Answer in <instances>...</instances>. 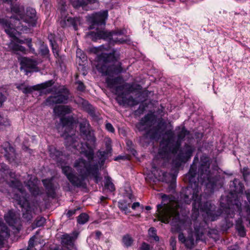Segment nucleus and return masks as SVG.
<instances>
[{
    "instance_id": "nucleus-1",
    "label": "nucleus",
    "mask_w": 250,
    "mask_h": 250,
    "mask_svg": "<svg viewBox=\"0 0 250 250\" xmlns=\"http://www.w3.org/2000/svg\"><path fill=\"white\" fill-rule=\"evenodd\" d=\"M201 161L202 164L199 169L197 178L198 182L195 178L196 167L194 165L191 166L188 173L187 176L192 188L195 187V188L192 196L193 200L192 218L193 219L197 218L199 214V209L205 213L203 214L205 217L211 221L215 220L218 216L224 212L227 214L228 217H233L235 211H239L241 210V204L238 200H235L234 203L229 205L228 208H224V211L222 212L220 210L215 211V206L212 205L210 202H207L203 205L201 204V197L199 195L200 188L198 186V182L203 183L206 181H210L209 159L208 157H203L201 158Z\"/></svg>"
},
{
    "instance_id": "nucleus-2",
    "label": "nucleus",
    "mask_w": 250,
    "mask_h": 250,
    "mask_svg": "<svg viewBox=\"0 0 250 250\" xmlns=\"http://www.w3.org/2000/svg\"><path fill=\"white\" fill-rule=\"evenodd\" d=\"M61 122L65 131L66 146H71L80 153H83L88 160V162H86L83 159H79L75 163L74 167L79 173L80 178L73 174L70 167L66 166L62 167L63 173L66 176L70 182L74 186L80 187L83 185L84 179L92 174L94 171V167L91 162L94 157L93 151L87 144H83L82 143L80 144L74 140L72 135L75 131L77 123L73 117H62L61 119Z\"/></svg>"
},
{
    "instance_id": "nucleus-3",
    "label": "nucleus",
    "mask_w": 250,
    "mask_h": 250,
    "mask_svg": "<svg viewBox=\"0 0 250 250\" xmlns=\"http://www.w3.org/2000/svg\"><path fill=\"white\" fill-rule=\"evenodd\" d=\"M24 7L23 5L15 4L11 6V15L10 17V21L4 19H0V24L4 28L6 33L10 36L14 37L9 45L10 49L15 52L20 51L23 53H26V49L19 43H26L29 48L31 52L34 53L35 49L32 48V40L26 39L24 40L19 39L15 37L16 32L20 33L21 31H26V26L21 25V21L28 24L29 26L36 25L37 17L36 10L32 8H27L26 13L24 14Z\"/></svg>"
},
{
    "instance_id": "nucleus-4",
    "label": "nucleus",
    "mask_w": 250,
    "mask_h": 250,
    "mask_svg": "<svg viewBox=\"0 0 250 250\" xmlns=\"http://www.w3.org/2000/svg\"><path fill=\"white\" fill-rule=\"evenodd\" d=\"M187 134V131L183 128L176 138L173 131L166 132L160 145L158 156L162 159L168 160L172 155H175L181 146V141Z\"/></svg>"
},
{
    "instance_id": "nucleus-5",
    "label": "nucleus",
    "mask_w": 250,
    "mask_h": 250,
    "mask_svg": "<svg viewBox=\"0 0 250 250\" xmlns=\"http://www.w3.org/2000/svg\"><path fill=\"white\" fill-rule=\"evenodd\" d=\"M163 200H169L167 204L157 205V216L158 220L165 223H170L171 225L179 227L182 221L180 220L179 209L180 206L177 202L172 200L166 195L162 196Z\"/></svg>"
},
{
    "instance_id": "nucleus-6",
    "label": "nucleus",
    "mask_w": 250,
    "mask_h": 250,
    "mask_svg": "<svg viewBox=\"0 0 250 250\" xmlns=\"http://www.w3.org/2000/svg\"><path fill=\"white\" fill-rule=\"evenodd\" d=\"M121 80L119 78L114 79L107 78L106 82L108 86L113 88L115 94L117 95V100L120 104L134 106L139 104V101L133 98L132 96H128L127 93L131 92L135 90L141 89L140 85H130L128 83L117 86V84Z\"/></svg>"
},
{
    "instance_id": "nucleus-7",
    "label": "nucleus",
    "mask_w": 250,
    "mask_h": 250,
    "mask_svg": "<svg viewBox=\"0 0 250 250\" xmlns=\"http://www.w3.org/2000/svg\"><path fill=\"white\" fill-rule=\"evenodd\" d=\"M9 176L11 179L7 181V183L11 187L15 188V194L13 198L17 201L21 208L25 209L26 211L28 213L30 211L29 204L26 198V194L22 188L21 183L14 177L15 173L10 172Z\"/></svg>"
},
{
    "instance_id": "nucleus-8",
    "label": "nucleus",
    "mask_w": 250,
    "mask_h": 250,
    "mask_svg": "<svg viewBox=\"0 0 250 250\" xmlns=\"http://www.w3.org/2000/svg\"><path fill=\"white\" fill-rule=\"evenodd\" d=\"M154 123L153 117L151 115H147L136 125V127L140 131H146V137L156 139L160 136L161 131L159 128L152 126Z\"/></svg>"
},
{
    "instance_id": "nucleus-9",
    "label": "nucleus",
    "mask_w": 250,
    "mask_h": 250,
    "mask_svg": "<svg viewBox=\"0 0 250 250\" xmlns=\"http://www.w3.org/2000/svg\"><path fill=\"white\" fill-rule=\"evenodd\" d=\"M50 92H55V95L51 96L46 99L45 104L47 105L65 103L68 99V90L64 87H61L59 89L53 87L51 89Z\"/></svg>"
},
{
    "instance_id": "nucleus-10",
    "label": "nucleus",
    "mask_w": 250,
    "mask_h": 250,
    "mask_svg": "<svg viewBox=\"0 0 250 250\" xmlns=\"http://www.w3.org/2000/svg\"><path fill=\"white\" fill-rule=\"evenodd\" d=\"M194 150L193 148L189 146H186L182 149L178 150L175 155H172L170 157H175V159L173 160V164L176 167H179L182 162L187 161L191 156ZM170 159L169 158L168 159Z\"/></svg>"
},
{
    "instance_id": "nucleus-11",
    "label": "nucleus",
    "mask_w": 250,
    "mask_h": 250,
    "mask_svg": "<svg viewBox=\"0 0 250 250\" xmlns=\"http://www.w3.org/2000/svg\"><path fill=\"white\" fill-rule=\"evenodd\" d=\"M19 60L20 62L21 68L24 69L26 74L33 71H39L37 67L38 62L36 60L25 57H21Z\"/></svg>"
},
{
    "instance_id": "nucleus-12",
    "label": "nucleus",
    "mask_w": 250,
    "mask_h": 250,
    "mask_svg": "<svg viewBox=\"0 0 250 250\" xmlns=\"http://www.w3.org/2000/svg\"><path fill=\"white\" fill-rule=\"evenodd\" d=\"M53 83L54 82L50 80L32 87L26 86L24 83H22L17 85V88L21 90L23 93L28 94L31 93L33 90H40L51 87Z\"/></svg>"
},
{
    "instance_id": "nucleus-13",
    "label": "nucleus",
    "mask_w": 250,
    "mask_h": 250,
    "mask_svg": "<svg viewBox=\"0 0 250 250\" xmlns=\"http://www.w3.org/2000/svg\"><path fill=\"white\" fill-rule=\"evenodd\" d=\"M6 222L9 226H12L15 229L16 232H19L21 229V221L19 214H16L12 210H9L4 215Z\"/></svg>"
},
{
    "instance_id": "nucleus-14",
    "label": "nucleus",
    "mask_w": 250,
    "mask_h": 250,
    "mask_svg": "<svg viewBox=\"0 0 250 250\" xmlns=\"http://www.w3.org/2000/svg\"><path fill=\"white\" fill-rule=\"evenodd\" d=\"M6 159L10 163L14 162L16 158L15 149L7 142H4L0 149Z\"/></svg>"
},
{
    "instance_id": "nucleus-15",
    "label": "nucleus",
    "mask_w": 250,
    "mask_h": 250,
    "mask_svg": "<svg viewBox=\"0 0 250 250\" xmlns=\"http://www.w3.org/2000/svg\"><path fill=\"white\" fill-rule=\"evenodd\" d=\"M111 141L109 138H106L105 140V143L106 145V150L104 151H99L97 153L96 161H98V163L100 167L103 166L105 160L111 153Z\"/></svg>"
},
{
    "instance_id": "nucleus-16",
    "label": "nucleus",
    "mask_w": 250,
    "mask_h": 250,
    "mask_svg": "<svg viewBox=\"0 0 250 250\" xmlns=\"http://www.w3.org/2000/svg\"><path fill=\"white\" fill-rule=\"evenodd\" d=\"M178 240L184 244L186 248L191 249L194 247V240L192 233L189 234L188 237H186L183 233H180L178 235Z\"/></svg>"
},
{
    "instance_id": "nucleus-17",
    "label": "nucleus",
    "mask_w": 250,
    "mask_h": 250,
    "mask_svg": "<svg viewBox=\"0 0 250 250\" xmlns=\"http://www.w3.org/2000/svg\"><path fill=\"white\" fill-rule=\"evenodd\" d=\"M108 16L107 10H104L95 14V26L96 24H100L101 26H104L105 21Z\"/></svg>"
},
{
    "instance_id": "nucleus-18",
    "label": "nucleus",
    "mask_w": 250,
    "mask_h": 250,
    "mask_svg": "<svg viewBox=\"0 0 250 250\" xmlns=\"http://www.w3.org/2000/svg\"><path fill=\"white\" fill-rule=\"evenodd\" d=\"M9 232L3 223L0 222V247H2L6 238L9 237Z\"/></svg>"
},
{
    "instance_id": "nucleus-19",
    "label": "nucleus",
    "mask_w": 250,
    "mask_h": 250,
    "mask_svg": "<svg viewBox=\"0 0 250 250\" xmlns=\"http://www.w3.org/2000/svg\"><path fill=\"white\" fill-rule=\"evenodd\" d=\"M71 111V108L67 105H57L54 108V112L58 116L65 115Z\"/></svg>"
},
{
    "instance_id": "nucleus-20",
    "label": "nucleus",
    "mask_w": 250,
    "mask_h": 250,
    "mask_svg": "<svg viewBox=\"0 0 250 250\" xmlns=\"http://www.w3.org/2000/svg\"><path fill=\"white\" fill-rule=\"evenodd\" d=\"M114 34H122L121 32L115 33H110L107 32L102 29V28L99 30L97 29L96 32H95V39H106L107 38H110V37H113Z\"/></svg>"
},
{
    "instance_id": "nucleus-21",
    "label": "nucleus",
    "mask_w": 250,
    "mask_h": 250,
    "mask_svg": "<svg viewBox=\"0 0 250 250\" xmlns=\"http://www.w3.org/2000/svg\"><path fill=\"white\" fill-rule=\"evenodd\" d=\"M80 126L82 135H84L86 139H88L90 134L89 124L86 121H84L80 124Z\"/></svg>"
},
{
    "instance_id": "nucleus-22",
    "label": "nucleus",
    "mask_w": 250,
    "mask_h": 250,
    "mask_svg": "<svg viewBox=\"0 0 250 250\" xmlns=\"http://www.w3.org/2000/svg\"><path fill=\"white\" fill-rule=\"evenodd\" d=\"M102 166H103L100 167L98 161L96 164H95V183L98 184L100 187L103 186V178L101 176V174L97 171V169H99V168L101 169Z\"/></svg>"
},
{
    "instance_id": "nucleus-23",
    "label": "nucleus",
    "mask_w": 250,
    "mask_h": 250,
    "mask_svg": "<svg viewBox=\"0 0 250 250\" xmlns=\"http://www.w3.org/2000/svg\"><path fill=\"white\" fill-rule=\"evenodd\" d=\"M53 178L46 179L42 180L43 185L47 189L49 193H53L54 191V186L53 183Z\"/></svg>"
},
{
    "instance_id": "nucleus-24",
    "label": "nucleus",
    "mask_w": 250,
    "mask_h": 250,
    "mask_svg": "<svg viewBox=\"0 0 250 250\" xmlns=\"http://www.w3.org/2000/svg\"><path fill=\"white\" fill-rule=\"evenodd\" d=\"M105 182L104 184V190L112 192L115 190V188L114 185L111 181L110 177L107 176L105 177Z\"/></svg>"
},
{
    "instance_id": "nucleus-25",
    "label": "nucleus",
    "mask_w": 250,
    "mask_h": 250,
    "mask_svg": "<svg viewBox=\"0 0 250 250\" xmlns=\"http://www.w3.org/2000/svg\"><path fill=\"white\" fill-rule=\"evenodd\" d=\"M10 125V122L7 117L0 114V130L3 129Z\"/></svg>"
},
{
    "instance_id": "nucleus-26",
    "label": "nucleus",
    "mask_w": 250,
    "mask_h": 250,
    "mask_svg": "<svg viewBox=\"0 0 250 250\" xmlns=\"http://www.w3.org/2000/svg\"><path fill=\"white\" fill-rule=\"evenodd\" d=\"M122 242L125 247H130L133 242V239L128 234H126L123 237Z\"/></svg>"
},
{
    "instance_id": "nucleus-27",
    "label": "nucleus",
    "mask_w": 250,
    "mask_h": 250,
    "mask_svg": "<svg viewBox=\"0 0 250 250\" xmlns=\"http://www.w3.org/2000/svg\"><path fill=\"white\" fill-rule=\"evenodd\" d=\"M236 229L241 236L243 237L245 235L246 233L245 231V228L242 224V221L241 220H238L236 222Z\"/></svg>"
},
{
    "instance_id": "nucleus-28",
    "label": "nucleus",
    "mask_w": 250,
    "mask_h": 250,
    "mask_svg": "<svg viewBox=\"0 0 250 250\" xmlns=\"http://www.w3.org/2000/svg\"><path fill=\"white\" fill-rule=\"evenodd\" d=\"M90 0H73L72 4L75 7H78L80 6H83V5L87 4L90 2Z\"/></svg>"
},
{
    "instance_id": "nucleus-29",
    "label": "nucleus",
    "mask_w": 250,
    "mask_h": 250,
    "mask_svg": "<svg viewBox=\"0 0 250 250\" xmlns=\"http://www.w3.org/2000/svg\"><path fill=\"white\" fill-rule=\"evenodd\" d=\"M88 219V216L85 213L80 214L78 217V222L81 224H83L86 223Z\"/></svg>"
},
{
    "instance_id": "nucleus-30",
    "label": "nucleus",
    "mask_w": 250,
    "mask_h": 250,
    "mask_svg": "<svg viewBox=\"0 0 250 250\" xmlns=\"http://www.w3.org/2000/svg\"><path fill=\"white\" fill-rule=\"evenodd\" d=\"M27 188L33 195H37L39 193V188L35 185H33L32 187H31L30 185H28L27 186Z\"/></svg>"
},
{
    "instance_id": "nucleus-31",
    "label": "nucleus",
    "mask_w": 250,
    "mask_h": 250,
    "mask_svg": "<svg viewBox=\"0 0 250 250\" xmlns=\"http://www.w3.org/2000/svg\"><path fill=\"white\" fill-rule=\"evenodd\" d=\"M37 239V236H34L29 240L27 250H31L36 245Z\"/></svg>"
},
{
    "instance_id": "nucleus-32",
    "label": "nucleus",
    "mask_w": 250,
    "mask_h": 250,
    "mask_svg": "<svg viewBox=\"0 0 250 250\" xmlns=\"http://www.w3.org/2000/svg\"><path fill=\"white\" fill-rule=\"evenodd\" d=\"M128 206H129V204L127 205L125 203H123V202H119V208L121 209H122L124 211H125V213L130 212V211H129V209H128Z\"/></svg>"
},
{
    "instance_id": "nucleus-33",
    "label": "nucleus",
    "mask_w": 250,
    "mask_h": 250,
    "mask_svg": "<svg viewBox=\"0 0 250 250\" xmlns=\"http://www.w3.org/2000/svg\"><path fill=\"white\" fill-rule=\"evenodd\" d=\"M49 49L46 46H42L40 49V53H41L42 55L44 57L47 56L49 54Z\"/></svg>"
},
{
    "instance_id": "nucleus-34",
    "label": "nucleus",
    "mask_w": 250,
    "mask_h": 250,
    "mask_svg": "<svg viewBox=\"0 0 250 250\" xmlns=\"http://www.w3.org/2000/svg\"><path fill=\"white\" fill-rule=\"evenodd\" d=\"M76 55H77V57H79L80 59L84 60L85 59V55L83 53L82 51L80 49H77V52H76Z\"/></svg>"
},
{
    "instance_id": "nucleus-35",
    "label": "nucleus",
    "mask_w": 250,
    "mask_h": 250,
    "mask_svg": "<svg viewBox=\"0 0 250 250\" xmlns=\"http://www.w3.org/2000/svg\"><path fill=\"white\" fill-rule=\"evenodd\" d=\"M105 128L110 132L113 133L115 131V129L113 125L110 123H106L105 125Z\"/></svg>"
},
{
    "instance_id": "nucleus-36",
    "label": "nucleus",
    "mask_w": 250,
    "mask_h": 250,
    "mask_svg": "<svg viewBox=\"0 0 250 250\" xmlns=\"http://www.w3.org/2000/svg\"><path fill=\"white\" fill-rule=\"evenodd\" d=\"M51 44H52V46L53 52L55 57L57 58L59 56V51L57 48V46H56L55 45H54L52 42H51Z\"/></svg>"
},
{
    "instance_id": "nucleus-37",
    "label": "nucleus",
    "mask_w": 250,
    "mask_h": 250,
    "mask_svg": "<svg viewBox=\"0 0 250 250\" xmlns=\"http://www.w3.org/2000/svg\"><path fill=\"white\" fill-rule=\"evenodd\" d=\"M61 153V152H60L59 151H57L55 149V153L54 154H53L52 152L50 153L51 157H52L54 159L58 160L57 158H58V157L60 156Z\"/></svg>"
},
{
    "instance_id": "nucleus-38",
    "label": "nucleus",
    "mask_w": 250,
    "mask_h": 250,
    "mask_svg": "<svg viewBox=\"0 0 250 250\" xmlns=\"http://www.w3.org/2000/svg\"><path fill=\"white\" fill-rule=\"evenodd\" d=\"M77 84H78V86H77L78 90H79V91H83L84 90L85 87H84V85L83 84V83L79 82L77 83Z\"/></svg>"
},
{
    "instance_id": "nucleus-39",
    "label": "nucleus",
    "mask_w": 250,
    "mask_h": 250,
    "mask_svg": "<svg viewBox=\"0 0 250 250\" xmlns=\"http://www.w3.org/2000/svg\"><path fill=\"white\" fill-rule=\"evenodd\" d=\"M86 38L88 39H90L91 41H94V34L92 31L89 32L87 33L86 35Z\"/></svg>"
},
{
    "instance_id": "nucleus-40",
    "label": "nucleus",
    "mask_w": 250,
    "mask_h": 250,
    "mask_svg": "<svg viewBox=\"0 0 250 250\" xmlns=\"http://www.w3.org/2000/svg\"><path fill=\"white\" fill-rule=\"evenodd\" d=\"M149 245L145 243H143L140 247V250H149Z\"/></svg>"
},
{
    "instance_id": "nucleus-41",
    "label": "nucleus",
    "mask_w": 250,
    "mask_h": 250,
    "mask_svg": "<svg viewBox=\"0 0 250 250\" xmlns=\"http://www.w3.org/2000/svg\"><path fill=\"white\" fill-rule=\"evenodd\" d=\"M44 222L45 219L43 217H42L39 220H37L36 224L38 226H41L43 224Z\"/></svg>"
},
{
    "instance_id": "nucleus-42",
    "label": "nucleus",
    "mask_w": 250,
    "mask_h": 250,
    "mask_svg": "<svg viewBox=\"0 0 250 250\" xmlns=\"http://www.w3.org/2000/svg\"><path fill=\"white\" fill-rule=\"evenodd\" d=\"M6 99L5 96H4L0 92V107L1 106L2 103L5 101Z\"/></svg>"
},
{
    "instance_id": "nucleus-43",
    "label": "nucleus",
    "mask_w": 250,
    "mask_h": 250,
    "mask_svg": "<svg viewBox=\"0 0 250 250\" xmlns=\"http://www.w3.org/2000/svg\"><path fill=\"white\" fill-rule=\"evenodd\" d=\"M149 233L152 236L154 237L156 235V231L154 228H151L149 229Z\"/></svg>"
},
{
    "instance_id": "nucleus-44",
    "label": "nucleus",
    "mask_w": 250,
    "mask_h": 250,
    "mask_svg": "<svg viewBox=\"0 0 250 250\" xmlns=\"http://www.w3.org/2000/svg\"><path fill=\"white\" fill-rule=\"evenodd\" d=\"M183 197H184V201L185 202V203L188 204L190 203V200H188V195H184ZM182 198H183V197H182Z\"/></svg>"
},
{
    "instance_id": "nucleus-45",
    "label": "nucleus",
    "mask_w": 250,
    "mask_h": 250,
    "mask_svg": "<svg viewBox=\"0 0 250 250\" xmlns=\"http://www.w3.org/2000/svg\"><path fill=\"white\" fill-rule=\"evenodd\" d=\"M76 209L69 210L67 213L68 217H70L75 213Z\"/></svg>"
},
{
    "instance_id": "nucleus-46",
    "label": "nucleus",
    "mask_w": 250,
    "mask_h": 250,
    "mask_svg": "<svg viewBox=\"0 0 250 250\" xmlns=\"http://www.w3.org/2000/svg\"><path fill=\"white\" fill-rule=\"evenodd\" d=\"M140 206V203L139 202H135L133 203L131 206L133 209L135 210L137 207Z\"/></svg>"
},
{
    "instance_id": "nucleus-47",
    "label": "nucleus",
    "mask_w": 250,
    "mask_h": 250,
    "mask_svg": "<svg viewBox=\"0 0 250 250\" xmlns=\"http://www.w3.org/2000/svg\"><path fill=\"white\" fill-rule=\"evenodd\" d=\"M162 174L163 175V178H160V180H162L163 181L167 182V180L166 179V177L168 175L167 173L166 172H162Z\"/></svg>"
},
{
    "instance_id": "nucleus-48",
    "label": "nucleus",
    "mask_w": 250,
    "mask_h": 250,
    "mask_svg": "<svg viewBox=\"0 0 250 250\" xmlns=\"http://www.w3.org/2000/svg\"><path fill=\"white\" fill-rule=\"evenodd\" d=\"M238 247L236 245L231 246L228 248V250H238Z\"/></svg>"
},
{
    "instance_id": "nucleus-49",
    "label": "nucleus",
    "mask_w": 250,
    "mask_h": 250,
    "mask_svg": "<svg viewBox=\"0 0 250 250\" xmlns=\"http://www.w3.org/2000/svg\"><path fill=\"white\" fill-rule=\"evenodd\" d=\"M1 169H3V171L5 172V171L7 170V166L5 164H2L1 165Z\"/></svg>"
},
{
    "instance_id": "nucleus-50",
    "label": "nucleus",
    "mask_w": 250,
    "mask_h": 250,
    "mask_svg": "<svg viewBox=\"0 0 250 250\" xmlns=\"http://www.w3.org/2000/svg\"><path fill=\"white\" fill-rule=\"evenodd\" d=\"M96 234V236L97 237V238H99L100 236L102 235V233L100 231H97Z\"/></svg>"
},
{
    "instance_id": "nucleus-51",
    "label": "nucleus",
    "mask_w": 250,
    "mask_h": 250,
    "mask_svg": "<svg viewBox=\"0 0 250 250\" xmlns=\"http://www.w3.org/2000/svg\"><path fill=\"white\" fill-rule=\"evenodd\" d=\"M114 42H119V43H123L124 42V41L123 40H115Z\"/></svg>"
},
{
    "instance_id": "nucleus-52",
    "label": "nucleus",
    "mask_w": 250,
    "mask_h": 250,
    "mask_svg": "<svg viewBox=\"0 0 250 250\" xmlns=\"http://www.w3.org/2000/svg\"><path fill=\"white\" fill-rule=\"evenodd\" d=\"M105 199H106V197H105L104 196H101L100 198L101 202H102L103 201L105 200Z\"/></svg>"
},
{
    "instance_id": "nucleus-53",
    "label": "nucleus",
    "mask_w": 250,
    "mask_h": 250,
    "mask_svg": "<svg viewBox=\"0 0 250 250\" xmlns=\"http://www.w3.org/2000/svg\"><path fill=\"white\" fill-rule=\"evenodd\" d=\"M146 210H150L151 209V207L150 206H146Z\"/></svg>"
},
{
    "instance_id": "nucleus-54",
    "label": "nucleus",
    "mask_w": 250,
    "mask_h": 250,
    "mask_svg": "<svg viewBox=\"0 0 250 250\" xmlns=\"http://www.w3.org/2000/svg\"><path fill=\"white\" fill-rule=\"evenodd\" d=\"M154 239L155 240H157V241H158L159 239L158 236L154 237Z\"/></svg>"
},
{
    "instance_id": "nucleus-55",
    "label": "nucleus",
    "mask_w": 250,
    "mask_h": 250,
    "mask_svg": "<svg viewBox=\"0 0 250 250\" xmlns=\"http://www.w3.org/2000/svg\"><path fill=\"white\" fill-rule=\"evenodd\" d=\"M94 51H95V53H97V48L95 47Z\"/></svg>"
},
{
    "instance_id": "nucleus-56",
    "label": "nucleus",
    "mask_w": 250,
    "mask_h": 250,
    "mask_svg": "<svg viewBox=\"0 0 250 250\" xmlns=\"http://www.w3.org/2000/svg\"><path fill=\"white\" fill-rule=\"evenodd\" d=\"M195 229L196 231H199L198 230H197V229H196V228H195Z\"/></svg>"
}]
</instances>
